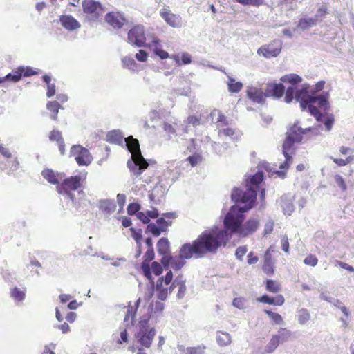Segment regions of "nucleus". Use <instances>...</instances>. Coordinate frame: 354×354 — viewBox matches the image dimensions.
<instances>
[{
    "mask_svg": "<svg viewBox=\"0 0 354 354\" xmlns=\"http://www.w3.org/2000/svg\"><path fill=\"white\" fill-rule=\"evenodd\" d=\"M226 232L221 230H205L192 243H185L180 249L182 259L202 258L208 253L214 254L221 246L226 245Z\"/></svg>",
    "mask_w": 354,
    "mask_h": 354,
    "instance_id": "1",
    "label": "nucleus"
},
{
    "mask_svg": "<svg viewBox=\"0 0 354 354\" xmlns=\"http://www.w3.org/2000/svg\"><path fill=\"white\" fill-rule=\"evenodd\" d=\"M231 198L236 203H243L244 206L233 205L231 207L224 218L225 231L226 233L229 232L231 234H239L245 218L243 213L254 206L257 198V192L255 189L251 187L247 189L245 192L239 188H235L232 190Z\"/></svg>",
    "mask_w": 354,
    "mask_h": 354,
    "instance_id": "2",
    "label": "nucleus"
},
{
    "mask_svg": "<svg viewBox=\"0 0 354 354\" xmlns=\"http://www.w3.org/2000/svg\"><path fill=\"white\" fill-rule=\"evenodd\" d=\"M329 93L325 92L319 95H315L314 92L309 89V86L305 84L301 89L295 91L293 86H290L286 89L285 93V101L290 103L295 98L299 102L300 106L303 111L308 109L309 113L315 116L317 120L320 121L322 117L319 108L324 111L329 109L328 103Z\"/></svg>",
    "mask_w": 354,
    "mask_h": 354,
    "instance_id": "3",
    "label": "nucleus"
},
{
    "mask_svg": "<svg viewBox=\"0 0 354 354\" xmlns=\"http://www.w3.org/2000/svg\"><path fill=\"white\" fill-rule=\"evenodd\" d=\"M322 127L301 128L298 121L290 125L286 133V137L282 145V152H295V143H300L304 138H310L312 136H318L320 133Z\"/></svg>",
    "mask_w": 354,
    "mask_h": 354,
    "instance_id": "4",
    "label": "nucleus"
},
{
    "mask_svg": "<svg viewBox=\"0 0 354 354\" xmlns=\"http://www.w3.org/2000/svg\"><path fill=\"white\" fill-rule=\"evenodd\" d=\"M124 141L128 150L131 153L132 160L135 165L132 167H129V168L135 176H140L142 171L147 168L149 164L141 154L139 142L132 136L126 138Z\"/></svg>",
    "mask_w": 354,
    "mask_h": 354,
    "instance_id": "5",
    "label": "nucleus"
},
{
    "mask_svg": "<svg viewBox=\"0 0 354 354\" xmlns=\"http://www.w3.org/2000/svg\"><path fill=\"white\" fill-rule=\"evenodd\" d=\"M155 335L156 330L154 328H150L148 319H141L139 322L138 330L135 337L142 347L150 348Z\"/></svg>",
    "mask_w": 354,
    "mask_h": 354,
    "instance_id": "6",
    "label": "nucleus"
},
{
    "mask_svg": "<svg viewBox=\"0 0 354 354\" xmlns=\"http://www.w3.org/2000/svg\"><path fill=\"white\" fill-rule=\"evenodd\" d=\"M84 180L85 177L80 175L70 176L64 179L60 185L56 186V189L59 194L70 195L72 198L73 194L71 192L76 191L81 188Z\"/></svg>",
    "mask_w": 354,
    "mask_h": 354,
    "instance_id": "7",
    "label": "nucleus"
},
{
    "mask_svg": "<svg viewBox=\"0 0 354 354\" xmlns=\"http://www.w3.org/2000/svg\"><path fill=\"white\" fill-rule=\"evenodd\" d=\"M173 273L171 270L167 272L165 277H160L155 286L157 297L160 300H165L169 294L173 291Z\"/></svg>",
    "mask_w": 354,
    "mask_h": 354,
    "instance_id": "8",
    "label": "nucleus"
},
{
    "mask_svg": "<svg viewBox=\"0 0 354 354\" xmlns=\"http://www.w3.org/2000/svg\"><path fill=\"white\" fill-rule=\"evenodd\" d=\"M70 156L74 158L79 166H88L93 160L89 151L80 145H74L71 147Z\"/></svg>",
    "mask_w": 354,
    "mask_h": 354,
    "instance_id": "9",
    "label": "nucleus"
},
{
    "mask_svg": "<svg viewBox=\"0 0 354 354\" xmlns=\"http://www.w3.org/2000/svg\"><path fill=\"white\" fill-rule=\"evenodd\" d=\"M82 10L87 18L96 21L104 12L102 4L95 0H83L82 2Z\"/></svg>",
    "mask_w": 354,
    "mask_h": 354,
    "instance_id": "10",
    "label": "nucleus"
},
{
    "mask_svg": "<svg viewBox=\"0 0 354 354\" xmlns=\"http://www.w3.org/2000/svg\"><path fill=\"white\" fill-rule=\"evenodd\" d=\"M127 41L136 47H151L146 44V37L142 26H135L131 28L127 34Z\"/></svg>",
    "mask_w": 354,
    "mask_h": 354,
    "instance_id": "11",
    "label": "nucleus"
},
{
    "mask_svg": "<svg viewBox=\"0 0 354 354\" xmlns=\"http://www.w3.org/2000/svg\"><path fill=\"white\" fill-rule=\"evenodd\" d=\"M281 44L279 41H272L267 45L260 47L257 53L262 55L266 58H271L277 57L281 51Z\"/></svg>",
    "mask_w": 354,
    "mask_h": 354,
    "instance_id": "12",
    "label": "nucleus"
},
{
    "mask_svg": "<svg viewBox=\"0 0 354 354\" xmlns=\"http://www.w3.org/2000/svg\"><path fill=\"white\" fill-rule=\"evenodd\" d=\"M160 15L170 26L173 28H180L181 26V17L178 15L171 12L169 9H161L160 11Z\"/></svg>",
    "mask_w": 354,
    "mask_h": 354,
    "instance_id": "13",
    "label": "nucleus"
},
{
    "mask_svg": "<svg viewBox=\"0 0 354 354\" xmlns=\"http://www.w3.org/2000/svg\"><path fill=\"white\" fill-rule=\"evenodd\" d=\"M155 258V252L153 249H147L143 256V261L141 263V269L144 276L150 281L153 277L151 271L149 263Z\"/></svg>",
    "mask_w": 354,
    "mask_h": 354,
    "instance_id": "14",
    "label": "nucleus"
},
{
    "mask_svg": "<svg viewBox=\"0 0 354 354\" xmlns=\"http://www.w3.org/2000/svg\"><path fill=\"white\" fill-rule=\"evenodd\" d=\"M259 221L257 218H250L242 223L239 234L245 237L254 234L259 227Z\"/></svg>",
    "mask_w": 354,
    "mask_h": 354,
    "instance_id": "15",
    "label": "nucleus"
},
{
    "mask_svg": "<svg viewBox=\"0 0 354 354\" xmlns=\"http://www.w3.org/2000/svg\"><path fill=\"white\" fill-rule=\"evenodd\" d=\"M105 21L113 28H121L126 19L119 12H110L105 16Z\"/></svg>",
    "mask_w": 354,
    "mask_h": 354,
    "instance_id": "16",
    "label": "nucleus"
},
{
    "mask_svg": "<svg viewBox=\"0 0 354 354\" xmlns=\"http://www.w3.org/2000/svg\"><path fill=\"white\" fill-rule=\"evenodd\" d=\"M285 91V87L281 84H268L266 91V97H274L280 98L283 96Z\"/></svg>",
    "mask_w": 354,
    "mask_h": 354,
    "instance_id": "17",
    "label": "nucleus"
},
{
    "mask_svg": "<svg viewBox=\"0 0 354 354\" xmlns=\"http://www.w3.org/2000/svg\"><path fill=\"white\" fill-rule=\"evenodd\" d=\"M62 26L66 30L72 31L80 27V24L71 15H63L59 17Z\"/></svg>",
    "mask_w": 354,
    "mask_h": 354,
    "instance_id": "18",
    "label": "nucleus"
},
{
    "mask_svg": "<svg viewBox=\"0 0 354 354\" xmlns=\"http://www.w3.org/2000/svg\"><path fill=\"white\" fill-rule=\"evenodd\" d=\"M247 95L253 102L263 103L265 100L266 95L261 89L256 87H250L247 90Z\"/></svg>",
    "mask_w": 354,
    "mask_h": 354,
    "instance_id": "19",
    "label": "nucleus"
},
{
    "mask_svg": "<svg viewBox=\"0 0 354 354\" xmlns=\"http://www.w3.org/2000/svg\"><path fill=\"white\" fill-rule=\"evenodd\" d=\"M41 175L49 183L53 185H60L59 180L62 178V175L55 172L51 169H45L41 171Z\"/></svg>",
    "mask_w": 354,
    "mask_h": 354,
    "instance_id": "20",
    "label": "nucleus"
},
{
    "mask_svg": "<svg viewBox=\"0 0 354 354\" xmlns=\"http://www.w3.org/2000/svg\"><path fill=\"white\" fill-rule=\"evenodd\" d=\"M257 299L261 303L279 306H282L285 303V298L282 295H277L275 297H270L268 295H263Z\"/></svg>",
    "mask_w": 354,
    "mask_h": 354,
    "instance_id": "21",
    "label": "nucleus"
},
{
    "mask_svg": "<svg viewBox=\"0 0 354 354\" xmlns=\"http://www.w3.org/2000/svg\"><path fill=\"white\" fill-rule=\"evenodd\" d=\"M125 138L120 130H112L109 131L106 136V140L111 143L122 145Z\"/></svg>",
    "mask_w": 354,
    "mask_h": 354,
    "instance_id": "22",
    "label": "nucleus"
},
{
    "mask_svg": "<svg viewBox=\"0 0 354 354\" xmlns=\"http://www.w3.org/2000/svg\"><path fill=\"white\" fill-rule=\"evenodd\" d=\"M49 139L52 142H56L61 154H64L65 152V144L62 132L56 129L52 130L49 134Z\"/></svg>",
    "mask_w": 354,
    "mask_h": 354,
    "instance_id": "23",
    "label": "nucleus"
},
{
    "mask_svg": "<svg viewBox=\"0 0 354 354\" xmlns=\"http://www.w3.org/2000/svg\"><path fill=\"white\" fill-rule=\"evenodd\" d=\"M131 232V236L133 239L136 241L137 245V250L136 254V257L138 258L142 254V244L141 240L142 238L141 230H136L134 228L130 229Z\"/></svg>",
    "mask_w": 354,
    "mask_h": 354,
    "instance_id": "24",
    "label": "nucleus"
},
{
    "mask_svg": "<svg viewBox=\"0 0 354 354\" xmlns=\"http://www.w3.org/2000/svg\"><path fill=\"white\" fill-rule=\"evenodd\" d=\"M61 105L57 101H48L46 104V109L50 113V118L52 120L57 121L58 119V113Z\"/></svg>",
    "mask_w": 354,
    "mask_h": 354,
    "instance_id": "25",
    "label": "nucleus"
},
{
    "mask_svg": "<svg viewBox=\"0 0 354 354\" xmlns=\"http://www.w3.org/2000/svg\"><path fill=\"white\" fill-rule=\"evenodd\" d=\"M185 161L189 163L192 167L200 165L203 162V156L201 152H194L192 155L188 156Z\"/></svg>",
    "mask_w": 354,
    "mask_h": 354,
    "instance_id": "26",
    "label": "nucleus"
},
{
    "mask_svg": "<svg viewBox=\"0 0 354 354\" xmlns=\"http://www.w3.org/2000/svg\"><path fill=\"white\" fill-rule=\"evenodd\" d=\"M177 286L178 287L177 296L178 298H182L186 292V286L185 282L182 279L181 276L176 277L173 281V290Z\"/></svg>",
    "mask_w": 354,
    "mask_h": 354,
    "instance_id": "27",
    "label": "nucleus"
},
{
    "mask_svg": "<svg viewBox=\"0 0 354 354\" xmlns=\"http://www.w3.org/2000/svg\"><path fill=\"white\" fill-rule=\"evenodd\" d=\"M169 242L166 238H161L157 243V250L160 254H167L169 252Z\"/></svg>",
    "mask_w": 354,
    "mask_h": 354,
    "instance_id": "28",
    "label": "nucleus"
},
{
    "mask_svg": "<svg viewBox=\"0 0 354 354\" xmlns=\"http://www.w3.org/2000/svg\"><path fill=\"white\" fill-rule=\"evenodd\" d=\"M227 84L230 93H239L243 88V84L241 82H236L232 77H228Z\"/></svg>",
    "mask_w": 354,
    "mask_h": 354,
    "instance_id": "29",
    "label": "nucleus"
},
{
    "mask_svg": "<svg viewBox=\"0 0 354 354\" xmlns=\"http://www.w3.org/2000/svg\"><path fill=\"white\" fill-rule=\"evenodd\" d=\"M266 289L270 292L277 293L281 290V286L280 283L277 281L267 279L266 281Z\"/></svg>",
    "mask_w": 354,
    "mask_h": 354,
    "instance_id": "30",
    "label": "nucleus"
},
{
    "mask_svg": "<svg viewBox=\"0 0 354 354\" xmlns=\"http://www.w3.org/2000/svg\"><path fill=\"white\" fill-rule=\"evenodd\" d=\"M140 299L139 298L136 301L135 306H128L125 317L124 318V322H129V321L132 322L134 319L136 312H137V308L140 304Z\"/></svg>",
    "mask_w": 354,
    "mask_h": 354,
    "instance_id": "31",
    "label": "nucleus"
},
{
    "mask_svg": "<svg viewBox=\"0 0 354 354\" xmlns=\"http://www.w3.org/2000/svg\"><path fill=\"white\" fill-rule=\"evenodd\" d=\"M274 336H277L279 342L283 343L288 341L291 338L292 333L286 328H280L278 330L277 334L274 335Z\"/></svg>",
    "mask_w": 354,
    "mask_h": 354,
    "instance_id": "32",
    "label": "nucleus"
},
{
    "mask_svg": "<svg viewBox=\"0 0 354 354\" xmlns=\"http://www.w3.org/2000/svg\"><path fill=\"white\" fill-rule=\"evenodd\" d=\"M281 80L284 83H289L292 86H295L300 83L302 80L301 77L295 73L286 75L281 78Z\"/></svg>",
    "mask_w": 354,
    "mask_h": 354,
    "instance_id": "33",
    "label": "nucleus"
},
{
    "mask_svg": "<svg viewBox=\"0 0 354 354\" xmlns=\"http://www.w3.org/2000/svg\"><path fill=\"white\" fill-rule=\"evenodd\" d=\"M279 344L280 342L278 340V337L273 335L268 344L265 346L264 353H272L277 349Z\"/></svg>",
    "mask_w": 354,
    "mask_h": 354,
    "instance_id": "34",
    "label": "nucleus"
},
{
    "mask_svg": "<svg viewBox=\"0 0 354 354\" xmlns=\"http://www.w3.org/2000/svg\"><path fill=\"white\" fill-rule=\"evenodd\" d=\"M317 18H302L298 22V27L306 30L316 24Z\"/></svg>",
    "mask_w": 354,
    "mask_h": 354,
    "instance_id": "35",
    "label": "nucleus"
},
{
    "mask_svg": "<svg viewBox=\"0 0 354 354\" xmlns=\"http://www.w3.org/2000/svg\"><path fill=\"white\" fill-rule=\"evenodd\" d=\"M297 319L300 324L304 325L310 319V314L306 308H301L297 312Z\"/></svg>",
    "mask_w": 354,
    "mask_h": 354,
    "instance_id": "36",
    "label": "nucleus"
},
{
    "mask_svg": "<svg viewBox=\"0 0 354 354\" xmlns=\"http://www.w3.org/2000/svg\"><path fill=\"white\" fill-rule=\"evenodd\" d=\"M218 344L221 346H225L230 344L231 337L227 333L218 332L216 336Z\"/></svg>",
    "mask_w": 354,
    "mask_h": 354,
    "instance_id": "37",
    "label": "nucleus"
},
{
    "mask_svg": "<svg viewBox=\"0 0 354 354\" xmlns=\"http://www.w3.org/2000/svg\"><path fill=\"white\" fill-rule=\"evenodd\" d=\"M262 269L267 275L270 276L274 274V269L270 257H266L265 258Z\"/></svg>",
    "mask_w": 354,
    "mask_h": 354,
    "instance_id": "38",
    "label": "nucleus"
},
{
    "mask_svg": "<svg viewBox=\"0 0 354 354\" xmlns=\"http://www.w3.org/2000/svg\"><path fill=\"white\" fill-rule=\"evenodd\" d=\"M218 136L230 137L233 140H236L239 138V133L235 129L232 128H225L219 130Z\"/></svg>",
    "mask_w": 354,
    "mask_h": 354,
    "instance_id": "39",
    "label": "nucleus"
},
{
    "mask_svg": "<svg viewBox=\"0 0 354 354\" xmlns=\"http://www.w3.org/2000/svg\"><path fill=\"white\" fill-rule=\"evenodd\" d=\"M122 64L124 67L133 71H137L138 69V64L131 57H124L122 59Z\"/></svg>",
    "mask_w": 354,
    "mask_h": 354,
    "instance_id": "40",
    "label": "nucleus"
},
{
    "mask_svg": "<svg viewBox=\"0 0 354 354\" xmlns=\"http://www.w3.org/2000/svg\"><path fill=\"white\" fill-rule=\"evenodd\" d=\"M264 313L276 324H281L283 323V319L281 315L279 313H274L270 310H264Z\"/></svg>",
    "mask_w": 354,
    "mask_h": 354,
    "instance_id": "41",
    "label": "nucleus"
},
{
    "mask_svg": "<svg viewBox=\"0 0 354 354\" xmlns=\"http://www.w3.org/2000/svg\"><path fill=\"white\" fill-rule=\"evenodd\" d=\"M11 297L19 301H21L24 299L26 294L25 291L20 290L17 287H15L10 290Z\"/></svg>",
    "mask_w": 354,
    "mask_h": 354,
    "instance_id": "42",
    "label": "nucleus"
},
{
    "mask_svg": "<svg viewBox=\"0 0 354 354\" xmlns=\"http://www.w3.org/2000/svg\"><path fill=\"white\" fill-rule=\"evenodd\" d=\"M334 163H335L339 167L346 166L354 161V156H349L346 157L345 159L334 158H332Z\"/></svg>",
    "mask_w": 354,
    "mask_h": 354,
    "instance_id": "43",
    "label": "nucleus"
},
{
    "mask_svg": "<svg viewBox=\"0 0 354 354\" xmlns=\"http://www.w3.org/2000/svg\"><path fill=\"white\" fill-rule=\"evenodd\" d=\"M147 230L150 232L153 236H158L162 232H164V226H156L154 223H149L147 225Z\"/></svg>",
    "mask_w": 354,
    "mask_h": 354,
    "instance_id": "44",
    "label": "nucleus"
},
{
    "mask_svg": "<svg viewBox=\"0 0 354 354\" xmlns=\"http://www.w3.org/2000/svg\"><path fill=\"white\" fill-rule=\"evenodd\" d=\"M21 73L18 67L15 71H13L11 73L8 74L4 78L7 80L17 82L21 80Z\"/></svg>",
    "mask_w": 354,
    "mask_h": 354,
    "instance_id": "45",
    "label": "nucleus"
},
{
    "mask_svg": "<svg viewBox=\"0 0 354 354\" xmlns=\"http://www.w3.org/2000/svg\"><path fill=\"white\" fill-rule=\"evenodd\" d=\"M284 155L286 160L285 161L281 163L279 166V168L281 169L287 170L289 168L290 162L292 161V154L294 153V152L292 151H287L286 153L285 152H282Z\"/></svg>",
    "mask_w": 354,
    "mask_h": 354,
    "instance_id": "46",
    "label": "nucleus"
},
{
    "mask_svg": "<svg viewBox=\"0 0 354 354\" xmlns=\"http://www.w3.org/2000/svg\"><path fill=\"white\" fill-rule=\"evenodd\" d=\"M237 3H239L242 5L247 6H253L255 7H259L264 3V0H235Z\"/></svg>",
    "mask_w": 354,
    "mask_h": 354,
    "instance_id": "47",
    "label": "nucleus"
},
{
    "mask_svg": "<svg viewBox=\"0 0 354 354\" xmlns=\"http://www.w3.org/2000/svg\"><path fill=\"white\" fill-rule=\"evenodd\" d=\"M263 180V174L261 172H257L250 178V184L258 185Z\"/></svg>",
    "mask_w": 354,
    "mask_h": 354,
    "instance_id": "48",
    "label": "nucleus"
},
{
    "mask_svg": "<svg viewBox=\"0 0 354 354\" xmlns=\"http://www.w3.org/2000/svg\"><path fill=\"white\" fill-rule=\"evenodd\" d=\"M304 264L315 267L318 263V259L315 254H308L304 260Z\"/></svg>",
    "mask_w": 354,
    "mask_h": 354,
    "instance_id": "49",
    "label": "nucleus"
},
{
    "mask_svg": "<svg viewBox=\"0 0 354 354\" xmlns=\"http://www.w3.org/2000/svg\"><path fill=\"white\" fill-rule=\"evenodd\" d=\"M205 346H204L187 348L186 354H205Z\"/></svg>",
    "mask_w": 354,
    "mask_h": 354,
    "instance_id": "50",
    "label": "nucleus"
},
{
    "mask_svg": "<svg viewBox=\"0 0 354 354\" xmlns=\"http://www.w3.org/2000/svg\"><path fill=\"white\" fill-rule=\"evenodd\" d=\"M22 77H30L35 75L37 73L30 66H20L19 67Z\"/></svg>",
    "mask_w": 354,
    "mask_h": 354,
    "instance_id": "51",
    "label": "nucleus"
},
{
    "mask_svg": "<svg viewBox=\"0 0 354 354\" xmlns=\"http://www.w3.org/2000/svg\"><path fill=\"white\" fill-rule=\"evenodd\" d=\"M334 178H335V181L336 184L338 185V187H340V189L343 192H346L347 189V186H346V184L344 178H342V176H341L339 174H337L335 176Z\"/></svg>",
    "mask_w": 354,
    "mask_h": 354,
    "instance_id": "52",
    "label": "nucleus"
},
{
    "mask_svg": "<svg viewBox=\"0 0 354 354\" xmlns=\"http://www.w3.org/2000/svg\"><path fill=\"white\" fill-rule=\"evenodd\" d=\"M140 209V205L137 203H132L129 204L127 207V212L129 215H134L136 213H138V211Z\"/></svg>",
    "mask_w": 354,
    "mask_h": 354,
    "instance_id": "53",
    "label": "nucleus"
},
{
    "mask_svg": "<svg viewBox=\"0 0 354 354\" xmlns=\"http://www.w3.org/2000/svg\"><path fill=\"white\" fill-rule=\"evenodd\" d=\"M102 208L104 209L108 214L114 212L115 209V205L113 202L104 201L102 204Z\"/></svg>",
    "mask_w": 354,
    "mask_h": 354,
    "instance_id": "54",
    "label": "nucleus"
},
{
    "mask_svg": "<svg viewBox=\"0 0 354 354\" xmlns=\"http://www.w3.org/2000/svg\"><path fill=\"white\" fill-rule=\"evenodd\" d=\"M153 273L156 275L159 276L162 272V266L156 261H153L151 263V268Z\"/></svg>",
    "mask_w": 354,
    "mask_h": 354,
    "instance_id": "55",
    "label": "nucleus"
},
{
    "mask_svg": "<svg viewBox=\"0 0 354 354\" xmlns=\"http://www.w3.org/2000/svg\"><path fill=\"white\" fill-rule=\"evenodd\" d=\"M216 124L218 127H225L228 124L227 117L221 113H218V116L216 120Z\"/></svg>",
    "mask_w": 354,
    "mask_h": 354,
    "instance_id": "56",
    "label": "nucleus"
},
{
    "mask_svg": "<svg viewBox=\"0 0 354 354\" xmlns=\"http://www.w3.org/2000/svg\"><path fill=\"white\" fill-rule=\"evenodd\" d=\"M248 248L245 245L238 247L236 250L235 255L239 260H242L243 257L246 254Z\"/></svg>",
    "mask_w": 354,
    "mask_h": 354,
    "instance_id": "57",
    "label": "nucleus"
},
{
    "mask_svg": "<svg viewBox=\"0 0 354 354\" xmlns=\"http://www.w3.org/2000/svg\"><path fill=\"white\" fill-rule=\"evenodd\" d=\"M153 51L154 53L162 59H167L169 57V55L167 52H166L164 50L160 49L158 47H155Z\"/></svg>",
    "mask_w": 354,
    "mask_h": 354,
    "instance_id": "58",
    "label": "nucleus"
},
{
    "mask_svg": "<svg viewBox=\"0 0 354 354\" xmlns=\"http://www.w3.org/2000/svg\"><path fill=\"white\" fill-rule=\"evenodd\" d=\"M135 57L137 60L145 62L147 60L148 53L143 50H140L138 53L136 54Z\"/></svg>",
    "mask_w": 354,
    "mask_h": 354,
    "instance_id": "59",
    "label": "nucleus"
},
{
    "mask_svg": "<svg viewBox=\"0 0 354 354\" xmlns=\"http://www.w3.org/2000/svg\"><path fill=\"white\" fill-rule=\"evenodd\" d=\"M184 259H182L179 255V259L175 260L171 263L172 268L176 270L181 269V268L185 265Z\"/></svg>",
    "mask_w": 354,
    "mask_h": 354,
    "instance_id": "60",
    "label": "nucleus"
},
{
    "mask_svg": "<svg viewBox=\"0 0 354 354\" xmlns=\"http://www.w3.org/2000/svg\"><path fill=\"white\" fill-rule=\"evenodd\" d=\"M128 341V334L126 329H123L120 331V339L117 340V342L120 344L126 343Z\"/></svg>",
    "mask_w": 354,
    "mask_h": 354,
    "instance_id": "61",
    "label": "nucleus"
},
{
    "mask_svg": "<svg viewBox=\"0 0 354 354\" xmlns=\"http://www.w3.org/2000/svg\"><path fill=\"white\" fill-rule=\"evenodd\" d=\"M187 122L189 124L196 127L200 124V118L196 115H190L187 118Z\"/></svg>",
    "mask_w": 354,
    "mask_h": 354,
    "instance_id": "62",
    "label": "nucleus"
},
{
    "mask_svg": "<svg viewBox=\"0 0 354 354\" xmlns=\"http://www.w3.org/2000/svg\"><path fill=\"white\" fill-rule=\"evenodd\" d=\"M137 217L139 220H140L143 223L148 224L150 221V219L148 218L146 212H138L137 214Z\"/></svg>",
    "mask_w": 354,
    "mask_h": 354,
    "instance_id": "63",
    "label": "nucleus"
},
{
    "mask_svg": "<svg viewBox=\"0 0 354 354\" xmlns=\"http://www.w3.org/2000/svg\"><path fill=\"white\" fill-rule=\"evenodd\" d=\"M337 264L342 269L346 270L350 272H354V268L346 263L337 261Z\"/></svg>",
    "mask_w": 354,
    "mask_h": 354,
    "instance_id": "64",
    "label": "nucleus"
}]
</instances>
